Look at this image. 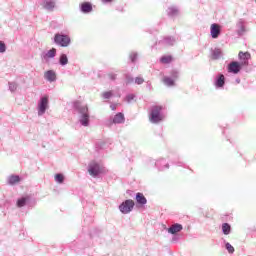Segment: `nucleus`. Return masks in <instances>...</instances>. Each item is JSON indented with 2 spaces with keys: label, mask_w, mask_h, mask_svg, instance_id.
I'll return each mask as SVG.
<instances>
[{
  "label": "nucleus",
  "mask_w": 256,
  "mask_h": 256,
  "mask_svg": "<svg viewBox=\"0 0 256 256\" xmlns=\"http://www.w3.org/2000/svg\"><path fill=\"white\" fill-rule=\"evenodd\" d=\"M166 119V108L164 105H152L149 113V121L154 124L161 123Z\"/></svg>",
  "instance_id": "nucleus-1"
},
{
  "label": "nucleus",
  "mask_w": 256,
  "mask_h": 256,
  "mask_svg": "<svg viewBox=\"0 0 256 256\" xmlns=\"http://www.w3.org/2000/svg\"><path fill=\"white\" fill-rule=\"evenodd\" d=\"M74 107L79 115V122L84 127H88L90 125V113L88 105H82L79 101L74 103Z\"/></svg>",
  "instance_id": "nucleus-2"
},
{
  "label": "nucleus",
  "mask_w": 256,
  "mask_h": 256,
  "mask_svg": "<svg viewBox=\"0 0 256 256\" xmlns=\"http://www.w3.org/2000/svg\"><path fill=\"white\" fill-rule=\"evenodd\" d=\"M36 205V200L31 197V195H22L16 200V207L18 209H23V207H28V209H33Z\"/></svg>",
  "instance_id": "nucleus-3"
},
{
  "label": "nucleus",
  "mask_w": 256,
  "mask_h": 256,
  "mask_svg": "<svg viewBox=\"0 0 256 256\" xmlns=\"http://www.w3.org/2000/svg\"><path fill=\"white\" fill-rule=\"evenodd\" d=\"M54 44L61 48H68L71 44V38L67 34L58 32L54 35Z\"/></svg>",
  "instance_id": "nucleus-4"
},
{
  "label": "nucleus",
  "mask_w": 256,
  "mask_h": 256,
  "mask_svg": "<svg viewBox=\"0 0 256 256\" xmlns=\"http://www.w3.org/2000/svg\"><path fill=\"white\" fill-rule=\"evenodd\" d=\"M49 109V95H43L40 97L37 105L38 115L42 116Z\"/></svg>",
  "instance_id": "nucleus-5"
},
{
  "label": "nucleus",
  "mask_w": 256,
  "mask_h": 256,
  "mask_svg": "<svg viewBox=\"0 0 256 256\" xmlns=\"http://www.w3.org/2000/svg\"><path fill=\"white\" fill-rule=\"evenodd\" d=\"M105 169L99 163L92 162L88 165V173L91 177H99L101 173H104Z\"/></svg>",
  "instance_id": "nucleus-6"
},
{
  "label": "nucleus",
  "mask_w": 256,
  "mask_h": 256,
  "mask_svg": "<svg viewBox=\"0 0 256 256\" xmlns=\"http://www.w3.org/2000/svg\"><path fill=\"white\" fill-rule=\"evenodd\" d=\"M135 207V202L134 200L127 199L121 202L119 205V211L123 213V215H128V213H131Z\"/></svg>",
  "instance_id": "nucleus-7"
},
{
  "label": "nucleus",
  "mask_w": 256,
  "mask_h": 256,
  "mask_svg": "<svg viewBox=\"0 0 256 256\" xmlns=\"http://www.w3.org/2000/svg\"><path fill=\"white\" fill-rule=\"evenodd\" d=\"M178 77H179L178 70H172V72H170V76L165 75L163 77V82L168 87H173V85H175V81L178 79Z\"/></svg>",
  "instance_id": "nucleus-8"
},
{
  "label": "nucleus",
  "mask_w": 256,
  "mask_h": 256,
  "mask_svg": "<svg viewBox=\"0 0 256 256\" xmlns=\"http://www.w3.org/2000/svg\"><path fill=\"white\" fill-rule=\"evenodd\" d=\"M247 32H248L247 22L243 19L238 20V22L236 23L237 36H245Z\"/></svg>",
  "instance_id": "nucleus-9"
},
{
  "label": "nucleus",
  "mask_w": 256,
  "mask_h": 256,
  "mask_svg": "<svg viewBox=\"0 0 256 256\" xmlns=\"http://www.w3.org/2000/svg\"><path fill=\"white\" fill-rule=\"evenodd\" d=\"M57 56L56 48H51L47 52H42L40 58L44 63H49L50 59H54Z\"/></svg>",
  "instance_id": "nucleus-10"
},
{
  "label": "nucleus",
  "mask_w": 256,
  "mask_h": 256,
  "mask_svg": "<svg viewBox=\"0 0 256 256\" xmlns=\"http://www.w3.org/2000/svg\"><path fill=\"white\" fill-rule=\"evenodd\" d=\"M226 83V77L224 73H218L214 79V85L216 89H223L224 85Z\"/></svg>",
  "instance_id": "nucleus-11"
},
{
  "label": "nucleus",
  "mask_w": 256,
  "mask_h": 256,
  "mask_svg": "<svg viewBox=\"0 0 256 256\" xmlns=\"http://www.w3.org/2000/svg\"><path fill=\"white\" fill-rule=\"evenodd\" d=\"M227 69L229 73H240L242 66L240 62H230V64L227 66Z\"/></svg>",
  "instance_id": "nucleus-12"
},
{
  "label": "nucleus",
  "mask_w": 256,
  "mask_h": 256,
  "mask_svg": "<svg viewBox=\"0 0 256 256\" xmlns=\"http://www.w3.org/2000/svg\"><path fill=\"white\" fill-rule=\"evenodd\" d=\"M210 33L212 38H219V36L221 35V26L219 24H212L210 28Z\"/></svg>",
  "instance_id": "nucleus-13"
},
{
  "label": "nucleus",
  "mask_w": 256,
  "mask_h": 256,
  "mask_svg": "<svg viewBox=\"0 0 256 256\" xmlns=\"http://www.w3.org/2000/svg\"><path fill=\"white\" fill-rule=\"evenodd\" d=\"M238 58L241 61V69L243 67V65H248L249 63V59L251 58V54H249V52H239L238 54Z\"/></svg>",
  "instance_id": "nucleus-14"
},
{
  "label": "nucleus",
  "mask_w": 256,
  "mask_h": 256,
  "mask_svg": "<svg viewBox=\"0 0 256 256\" xmlns=\"http://www.w3.org/2000/svg\"><path fill=\"white\" fill-rule=\"evenodd\" d=\"M92 10H93V6H92L91 2H82L80 4V11L83 14H90V12H92Z\"/></svg>",
  "instance_id": "nucleus-15"
},
{
  "label": "nucleus",
  "mask_w": 256,
  "mask_h": 256,
  "mask_svg": "<svg viewBox=\"0 0 256 256\" xmlns=\"http://www.w3.org/2000/svg\"><path fill=\"white\" fill-rule=\"evenodd\" d=\"M175 42H176L175 38H173L171 36H166L165 38L160 40L158 42V44H160L162 46H174Z\"/></svg>",
  "instance_id": "nucleus-16"
},
{
  "label": "nucleus",
  "mask_w": 256,
  "mask_h": 256,
  "mask_svg": "<svg viewBox=\"0 0 256 256\" xmlns=\"http://www.w3.org/2000/svg\"><path fill=\"white\" fill-rule=\"evenodd\" d=\"M181 230H183V224H180L179 222H175L168 228L170 234H177V232H181Z\"/></svg>",
  "instance_id": "nucleus-17"
},
{
  "label": "nucleus",
  "mask_w": 256,
  "mask_h": 256,
  "mask_svg": "<svg viewBox=\"0 0 256 256\" xmlns=\"http://www.w3.org/2000/svg\"><path fill=\"white\" fill-rule=\"evenodd\" d=\"M56 2L57 0H44L43 7L45 8V10L52 12L54 8H56Z\"/></svg>",
  "instance_id": "nucleus-18"
},
{
  "label": "nucleus",
  "mask_w": 256,
  "mask_h": 256,
  "mask_svg": "<svg viewBox=\"0 0 256 256\" xmlns=\"http://www.w3.org/2000/svg\"><path fill=\"white\" fill-rule=\"evenodd\" d=\"M155 166L159 169V171H164L165 169H169V163H167L166 159H158L155 162Z\"/></svg>",
  "instance_id": "nucleus-19"
},
{
  "label": "nucleus",
  "mask_w": 256,
  "mask_h": 256,
  "mask_svg": "<svg viewBox=\"0 0 256 256\" xmlns=\"http://www.w3.org/2000/svg\"><path fill=\"white\" fill-rule=\"evenodd\" d=\"M167 14L171 18H175L176 16H179L180 9L178 8V6H170L169 8H167Z\"/></svg>",
  "instance_id": "nucleus-20"
},
{
  "label": "nucleus",
  "mask_w": 256,
  "mask_h": 256,
  "mask_svg": "<svg viewBox=\"0 0 256 256\" xmlns=\"http://www.w3.org/2000/svg\"><path fill=\"white\" fill-rule=\"evenodd\" d=\"M20 181L21 177H19V175H9V177H7V184L11 186L17 185Z\"/></svg>",
  "instance_id": "nucleus-21"
},
{
  "label": "nucleus",
  "mask_w": 256,
  "mask_h": 256,
  "mask_svg": "<svg viewBox=\"0 0 256 256\" xmlns=\"http://www.w3.org/2000/svg\"><path fill=\"white\" fill-rule=\"evenodd\" d=\"M44 77L50 82L56 81L57 79V75L56 72H54V70H47V72L44 73Z\"/></svg>",
  "instance_id": "nucleus-22"
},
{
  "label": "nucleus",
  "mask_w": 256,
  "mask_h": 256,
  "mask_svg": "<svg viewBox=\"0 0 256 256\" xmlns=\"http://www.w3.org/2000/svg\"><path fill=\"white\" fill-rule=\"evenodd\" d=\"M136 201H137L138 205H147L148 200L146 199L145 195H143V193H137Z\"/></svg>",
  "instance_id": "nucleus-23"
},
{
  "label": "nucleus",
  "mask_w": 256,
  "mask_h": 256,
  "mask_svg": "<svg viewBox=\"0 0 256 256\" xmlns=\"http://www.w3.org/2000/svg\"><path fill=\"white\" fill-rule=\"evenodd\" d=\"M125 122V115L124 113H116L113 117V123H124Z\"/></svg>",
  "instance_id": "nucleus-24"
},
{
  "label": "nucleus",
  "mask_w": 256,
  "mask_h": 256,
  "mask_svg": "<svg viewBox=\"0 0 256 256\" xmlns=\"http://www.w3.org/2000/svg\"><path fill=\"white\" fill-rule=\"evenodd\" d=\"M211 54L213 59H220L223 56V52L220 48H215L214 50H211Z\"/></svg>",
  "instance_id": "nucleus-25"
},
{
  "label": "nucleus",
  "mask_w": 256,
  "mask_h": 256,
  "mask_svg": "<svg viewBox=\"0 0 256 256\" xmlns=\"http://www.w3.org/2000/svg\"><path fill=\"white\" fill-rule=\"evenodd\" d=\"M232 226L229 222H223L222 232L223 234H231Z\"/></svg>",
  "instance_id": "nucleus-26"
},
{
  "label": "nucleus",
  "mask_w": 256,
  "mask_h": 256,
  "mask_svg": "<svg viewBox=\"0 0 256 256\" xmlns=\"http://www.w3.org/2000/svg\"><path fill=\"white\" fill-rule=\"evenodd\" d=\"M58 62L63 67H64V65H67V63H69V58H68L67 54H60Z\"/></svg>",
  "instance_id": "nucleus-27"
},
{
  "label": "nucleus",
  "mask_w": 256,
  "mask_h": 256,
  "mask_svg": "<svg viewBox=\"0 0 256 256\" xmlns=\"http://www.w3.org/2000/svg\"><path fill=\"white\" fill-rule=\"evenodd\" d=\"M224 244H225V248L229 252V254H234V252H235L234 246L232 244H230V242H227L226 240H224Z\"/></svg>",
  "instance_id": "nucleus-28"
},
{
  "label": "nucleus",
  "mask_w": 256,
  "mask_h": 256,
  "mask_svg": "<svg viewBox=\"0 0 256 256\" xmlns=\"http://www.w3.org/2000/svg\"><path fill=\"white\" fill-rule=\"evenodd\" d=\"M55 181L59 184L64 183L65 181V177L62 173H57V175H55Z\"/></svg>",
  "instance_id": "nucleus-29"
},
{
  "label": "nucleus",
  "mask_w": 256,
  "mask_h": 256,
  "mask_svg": "<svg viewBox=\"0 0 256 256\" xmlns=\"http://www.w3.org/2000/svg\"><path fill=\"white\" fill-rule=\"evenodd\" d=\"M139 57V54L137 52H130L129 58L132 61V63H135Z\"/></svg>",
  "instance_id": "nucleus-30"
},
{
  "label": "nucleus",
  "mask_w": 256,
  "mask_h": 256,
  "mask_svg": "<svg viewBox=\"0 0 256 256\" xmlns=\"http://www.w3.org/2000/svg\"><path fill=\"white\" fill-rule=\"evenodd\" d=\"M17 88H18V83H16L15 81H10L9 82L10 91L14 92V91H16Z\"/></svg>",
  "instance_id": "nucleus-31"
},
{
  "label": "nucleus",
  "mask_w": 256,
  "mask_h": 256,
  "mask_svg": "<svg viewBox=\"0 0 256 256\" xmlns=\"http://www.w3.org/2000/svg\"><path fill=\"white\" fill-rule=\"evenodd\" d=\"M172 59V56H162L160 58V61L161 63H171Z\"/></svg>",
  "instance_id": "nucleus-32"
},
{
  "label": "nucleus",
  "mask_w": 256,
  "mask_h": 256,
  "mask_svg": "<svg viewBox=\"0 0 256 256\" xmlns=\"http://www.w3.org/2000/svg\"><path fill=\"white\" fill-rule=\"evenodd\" d=\"M113 96V91H104V93H102V97H104V99H110Z\"/></svg>",
  "instance_id": "nucleus-33"
},
{
  "label": "nucleus",
  "mask_w": 256,
  "mask_h": 256,
  "mask_svg": "<svg viewBox=\"0 0 256 256\" xmlns=\"http://www.w3.org/2000/svg\"><path fill=\"white\" fill-rule=\"evenodd\" d=\"M6 50H7V46H6L5 42H2L0 40V53L4 54L6 52Z\"/></svg>",
  "instance_id": "nucleus-34"
},
{
  "label": "nucleus",
  "mask_w": 256,
  "mask_h": 256,
  "mask_svg": "<svg viewBox=\"0 0 256 256\" xmlns=\"http://www.w3.org/2000/svg\"><path fill=\"white\" fill-rule=\"evenodd\" d=\"M125 99L128 103H131V101H133V99H135V94L129 93L128 95H126Z\"/></svg>",
  "instance_id": "nucleus-35"
},
{
  "label": "nucleus",
  "mask_w": 256,
  "mask_h": 256,
  "mask_svg": "<svg viewBox=\"0 0 256 256\" xmlns=\"http://www.w3.org/2000/svg\"><path fill=\"white\" fill-rule=\"evenodd\" d=\"M125 80H126V83H133L134 77H132V75H130L129 73H127V74L125 75Z\"/></svg>",
  "instance_id": "nucleus-36"
},
{
  "label": "nucleus",
  "mask_w": 256,
  "mask_h": 256,
  "mask_svg": "<svg viewBox=\"0 0 256 256\" xmlns=\"http://www.w3.org/2000/svg\"><path fill=\"white\" fill-rule=\"evenodd\" d=\"M145 79H143V77H136L135 78V83H137L138 85H141L142 83H144Z\"/></svg>",
  "instance_id": "nucleus-37"
},
{
  "label": "nucleus",
  "mask_w": 256,
  "mask_h": 256,
  "mask_svg": "<svg viewBox=\"0 0 256 256\" xmlns=\"http://www.w3.org/2000/svg\"><path fill=\"white\" fill-rule=\"evenodd\" d=\"M108 76L110 77V79H112V81H114L117 78L116 73H109Z\"/></svg>",
  "instance_id": "nucleus-38"
},
{
  "label": "nucleus",
  "mask_w": 256,
  "mask_h": 256,
  "mask_svg": "<svg viewBox=\"0 0 256 256\" xmlns=\"http://www.w3.org/2000/svg\"><path fill=\"white\" fill-rule=\"evenodd\" d=\"M236 83H241V79H240V77H237V79H236Z\"/></svg>",
  "instance_id": "nucleus-39"
},
{
  "label": "nucleus",
  "mask_w": 256,
  "mask_h": 256,
  "mask_svg": "<svg viewBox=\"0 0 256 256\" xmlns=\"http://www.w3.org/2000/svg\"><path fill=\"white\" fill-rule=\"evenodd\" d=\"M104 3L112 2L113 0H102Z\"/></svg>",
  "instance_id": "nucleus-40"
},
{
  "label": "nucleus",
  "mask_w": 256,
  "mask_h": 256,
  "mask_svg": "<svg viewBox=\"0 0 256 256\" xmlns=\"http://www.w3.org/2000/svg\"><path fill=\"white\" fill-rule=\"evenodd\" d=\"M111 109L115 110L116 109V105H111Z\"/></svg>",
  "instance_id": "nucleus-41"
},
{
  "label": "nucleus",
  "mask_w": 256,
  "mask_h": 256,
  "mask_svg": "<svg viewBox=\"0 0 256 256\" xmlns=\"http://www.w3.org/2000/svg\"><path fill=\"white\" fill-rule=\"evenodd\" d=\"M176 165H184V163H181L180 161L178 163H176Z\"/></svg>",
  "instance_id": "nucleus-42"
}]
</instances>
